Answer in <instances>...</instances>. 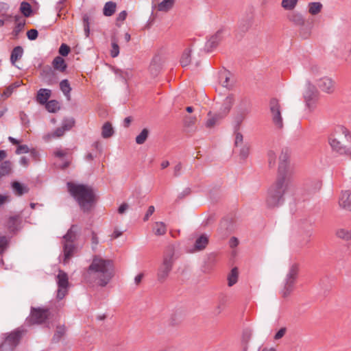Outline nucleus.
I'll use <instances>...</instances> for the list:
<instances>
[{"mask_svg": "<svg viewBox=\"0 0 351 351\" xmlns=\"http://www.w3.org/2000/svg\"><path fill=\"white\" fill-rule=\"evenodd\" d=\"M287 332V328L285 327L281 328L274 335V340H279L284 337Z\"/></svg>", "mask_w": 351, "mask_h": 351, "instance_id": "obj_62", "label": "nucleus"}, {"mask_svg": "<svg viewBox=\"0 0 351 351\" xmlns=\"http://www.w3.org/2000/svg\"><path fill=\"white\" fill-rule=\"evenodd\" d=\"M245 100H242L241 104L239 105L237 112L233 117L232 121V125L234 132H237L241 128V123L245 119L246 115L249 112V109L245 105Z\"/></svg>", "mask_w": 351, "mask_h": 351, "instance_id": "obj_10", "label": "nucleus"}, {"mask_svg": "<svg viewBox=\"0 0 351 351\" xmlns=\"http://www.w3.org/2000/svg\"><path fill=\"white\" fill-rule=\"evenodd\" d=\"M328 141L333 151L351 156V133H332Z\"/></svg>", "mask_w": 351, "mask_h": 351, "instance_id": "obj_4", "label": "nucleus"}, {"mask_svg": "<svg viewBox=\"0 0 351 351\" xmlns=\"http://www.w3.org/2000/svg\"><path fill=\"white\" fill-rule=\"evenodd\" d=\"M339 206L348 211L351 212V191H342L339 199Z\"/></svg>", "mask_w": 351, "mask_h": 351, "instance_id": "obj_18", "label": "nucleus"}, {"mask_svg": "<svg viewBox=\"0 0 351 351\" xmlns=\"http://www.w3.org/2000/svg\"><path fill=\"white\" fill-rule=\"evenodd\" d=\"M269 109L273 123L276 129L281 130L283 126L282 118L281 116L280 105L276 99L273 98L270 100Z\"/></svg>", "mask_w": 351, "mask_h": 351, "instance_id": "obj_11", "label": "nucleus"}, {"mask_svg": "<svg viewBox=\"0 0 351 351\" xmlns=\"http://www.w3.org/2000/svg\"><path fill=\"white\" fill-rule=\"evenodd\" d=\"M52 66L54 71L64 72L66 69L67 65L62 57L56 56L52 61Z\"/></svg>", "mask_w": 351, "mask_h": 351, "instance_id": "obj_23", "label": "nucleus"}, {"mask_svg": "<svg viewBox=\"0 0 351 351\" xmlns=\"http://www.w3.org/2000/svg\"><path fill=\"white\" fill-rule=\"evenodd\" d=\"M60 88L66 97L67 101L71 100V87L67 80H63L60 83Z\"/></svg>", "mask_w": 351, "mask_h": 351, "instance_id": "obj_30", "label": "nucleus"}, {"mask_svg": "<svg viewBox=\"0 0 351 351\" xmlns=\"http://www.w3.org/2000/svg\"><path fill=\"white\" fill-rule=\"evenodd\" d=\"M41 81L48 86H53L58 82L59 77L56 71L49 65L45 66L40 72Z\"/></svg>", "mask_w": 351, "mask_h": 351, "instance_id": "obj_12", "label": "nucleus"}, {"mask_svg": "<svg viewBox=\"0 0 351 351\" xmlns=\"http://www.w3.org/2000/svg\"><path fill=\"white\" fill-rule=\"evenodd\" d=\"M153 231L157 236L164 235L167 232V228L163 222H156L154 224Z\"/></svg>", "mask_w": 351, "mask_h": 351, "instance_id": "obj_39", "label": "nucleus"}, {"mask_svg": "<svg viewBox=\"0 0 351 351\" xmlns=\"http://www.w3.org/2000/svg\"><path fill=\"white\" fill-rule=\"evenodd\" d=\"M82 21L85 36L86 37H88L90 34V17L87 14L83 15Z\"/></svg>", "mask_w": 351, "mask_h": 351, "instance_id": "obj_51", "label": "nucleus"}, {"mask_svg": "<svg viewBox=\"0 0 351 351\" xmlns=\"http://www.w3.org/2000/svg\"><path fill=\"white\" fill-rule=\"evenodd\" d=\"M230 73L226 70L220 71L219 74V82L223 87L229 88L231 86L230 84Z\"/></svg>", "mask_w": 351, "mask_h": 351, "instance_id": "obj_28", "label": "nucleus"}, {"mask_svg": "<svg viewBox=\"0 0 351 351\" xmlns=\"http://www.w3.org/2000/svg\"><path fill=\"white\" fill-rule=\"evenodd\" d=\"M12 186L14 193L18 196H21L23 194L27 193L29 191L26 186L21 184L17 181L13 182Z\"/></svg>", "mask_w": 351, "mask_h": 351, "instance_id": "obj_29", "label": "nucleus"}, {"mask_svg": "<svg viewBox=\"0 0 351 351\" xmlns=\"http://www.w3.org/2000/svg\"><path fill=\"white\" fill-rule=\"evenodd\" d=\"M221 30L217 31L214 35H213L206 43L204 50L207 52L212 51L215 48L217 47L219 43L221 40Z\"/></svg>", "mask_w": 351, "mask_h": 351, "instance_id": "obj_19", "label": "nucleus"}, {"mask_svg": "<svg viewBox=\"0 0 351 351\" xmlns=\"http://www.w3.org/2000/svg\"><path fill=\"white\" fill-rule=\"evenodd\" d=\"M148 133H140L136 138L137 144H143L147 138Z\"/></svg>", "mask_w": 351, "mask_h": 351, "instance_id": "obj_59", "label": "nucleus"}, {"mask_svg": "<svg viewBox=\"0 0 351 351\" xmlns=\"http://www.w3.org/2000/svg\"><path fill=\"white\" fill-rule=\"evenodd\" d=\"M174 252L171 250L163 256L162 262L158 267L157 272V280L159 282H164L168 278L173 263H174Z\"/></svg>", "mask_w": 351, "mask_h": 351, "instance_id": "obj_7", "label": "nucleus"}, {"mask_svg": "<svg viewBox=\"0 0 351 351\" xmlns=\"http://www.w3.org/2000/svg\"><path fill=\"white\" fill-rule=\"evenodd\" d=\"M114 73L117 77L125 81H127L132 77V72L130 69L122 70L119 69H115Z\"/></svg>", "mask_w": 351, "mask_h": 351, "instance_id": "obj_35", "label": "nucleus"}, {"mask_svg": "<svg viewBox=\"0 0 351 351\" xmlns=\"http://www.w3.org/2000/svg\"><path fill=\"white\" fill-rule=\"evenodd\" d=\"M38 35V32L36 29H32L27 31V36L29 40H34L37 38Z\"/></svg>", "mask_w": 351, "mask_h": 351, "instance_id": "obj_56", "label": "nucleus"}, {"mask_svg": "<svg viewBox=\"0 0 351 351\" xmlns=\"http://www.w3.org/2000/svg\"><path fill=\"white\" fill-rule=\"evenodd\" d=\"M117 5L114 2L108 1L106 3L104 7L103 13L106 16H112L116 10Z\"/></svg>", "mask_w": 351, "mask_h": 351, "instance_id": "obj_38", "label": "nucleus"}, {"mask_svg": "<svg viewBox=\"0 0 351 351\" xmlns=\"http://www.w3.org/2000/svg\"><path fill=\"white\" fill-rule=\"evenodd\" d=\"M336 236L342 240H351V228H340L336 230Z\"/></svg>", "mask_w": 351, "mask_h": 351, "instance_id": "obj_27", "label": "nucleus"}, {"mask_svg": "<svg viewBox=\"0 0 351 351\" xmlns=\"http://www.w3.org/2000/svg\"><path fill=\"white\" fill-rule=\"evenodd\" d=\"M224 117H226L222 116V114L219 111L215 113L209 112L207 114V119L204 123L206 128L210 130L213 129L216 125H219Z\"/></svg>", "mask_w": 351, "mask_h": 351, "instance_id": "obj_17", "label": "nucleus"}, {"mask_svg": "<svg viewBox=\"0 0 351 351\" xmlns=\"http://www.w3.org/2000/svg\"><path fill=\"white\" fill-rule=\"evenodd\" d=\"M158 62L159 58L157 57L154 58L149 67V72L153 76H156L160 71V66Z\"/></svg>", "mask_w": 351, "mask_h": 351, "instance_id": "obj_41", "label": "nucleus"}, {"mask_svg": "<svg viewBox=\"0 0 351 351\" xmlns=\"http://www.w3.org/2000/svg\"><path fill=\"white\" fill-rule=\"evenodd\" d=\"M29 152L30 153L31 158L34 160H35V161L40 160V154H39V152L36 149H29Z\"/></svg>", "mask_w": 351, "mask_h": 351, "instance_id": "obj_64", "label": "nucleus"}, {"mask_svg": "<svg viewBox=\"0 0 351 351\" xmlns=\"http://www.w3.org/2000/svg\"><path fill=\"white\" fill-rule=\"evenodd\" d=\"M238 278V271L237 269L233 268L231 270V273L229 274L228 280V286L232 287L237 282Z\"/></svg>", "mask_w": 351, "mask_h": 351, "instance_id": "obj_49", "label": "nucleus"}, {"mask_svg": "<svg viewBox=\"0 0 351 351\" xmlns=\"http://www.w3.org/2000/svg\"><path fill=\"white\" fill-rule=\"evenodd\" d=\"M77 230L76 225H72L63 237L64 264H66L74 254L75 247L73 242L76 239Z\"/></svg>", "mask_w": 351, "mask_h": 351, "instance_id": "obj_6", "label": "nucleus"}, {"mask_svg": "<svg viewBox=\"0 0 351 351\" xmlns=\"http://www.w3.org/2000/svg\"><path fill=\"white\" fill-rule=\"evenodd\" d=\"M23 54V49L21 46L15 47L11 53L10 61L12 64H14L16 61L20 60Z\"/></svg>", "mask_w": 351, "mask_h": 351, "instance_id": "obj_31", "label": "nucleus"}, {"mask_svg": "<svg viewBox=\"0 0 351 351\" xmlns=\"http://www.w3.org/2000/svg\"><path fill=\"white\" fill-rule=\"evenodd\" d=\"M50 315L47 308H32L30 317L28 322L30 324H41L46 322Z\"/></svg>", "mask_w": 351, "mask_h": 351, "instance_id": "obj_13", "label": "nucleus"}, {"mask_svg": "<svg viewBox=\"0 0 351 351\" xmlns=\"http://www.w3.org/2000/svg\"><path fill=\"white\" fill-rule=\"evenodd\" d=\"M119 53V47L117 44V40L115 37L112 38V50L111 56L115 58L118 56Z\"/></svg>", "mask_w": 351, "mask_h": 351, "instance_id": "obj_52", "label": "nucleus"}, {"mask_svg": "<svg viewBox=\"0 0 351 351\" xmlns=\"http://www.w3.org/2000/svg\"><path fill=\"white\" fill-rule=\"evenodd\" d=\"M234 102V97L232 94H229L223 101L221 106L219 110L222 116L226 117L230 111Z\"/></svg>", "mask_w": 351, "mask_h": 351, "instance_id": "obj_20", "label": "nucleus"}, {"mask_svg": "<svg viewBox=\"0 0 351 351\" xmlns=\"http://www.w3.org/2000/svg\"><path fill=\"white\" fill-rule=\"evenodd\" d=\"M20 10L25 17L29 16L32 12L30 4L25 1L21 3Z\"/></svg>", "mask_w": 351, "mask_h": 351, "instance_id": "obj_48", "label": "nucleus"}, {"mask_svg": "<svg viewBox=\"0 0 351 351\" xmlns=\"http://www.w3.org/2000/svg\"><path fill=\"white\" fill-rule=\"evenodd\" d=\"M242 147L240 149V156L243 159H245L250 153V147L249 145L245 143V145H241Z\"/></svg>", "mask_w": 351, "mask_h": 351, "instance_id": "obj_54", "label": "nucleus"}, {"mask_svg": "<svg viewBox=\"0 0 351 351\" xmlns=\"http://www.w3.org/2000/svg\"><path fill=\"white\" fill-rule=\"evenodd\" d=\"M15 22L16 23V25L12 32V35L14 37H17L19 33L23 30L25 25V21L23 19L21 16H16Z\"/></svg>", "mask_w": 351, "mask_h": 351, "instance_id": "obj_32", "label": "nucleus"}, {"mask_svg": "<svg viewBox=\"0 0 351 351\" xmlns=\"http://www.w3.org/2000/svg\"><path fill=\"white\" fill-rule=\"evenodd\" d=\"M75 123V121L73 118H66L62 121L61 127L58 128L56 132H66L71 130Z\"/></svg>", "mask_w": 351, "mask_h": 351, "instance_id": "obj_33", "label": "nucleus"}, {"mask_svg": "<svg viewBox=\"0 0 351 351\" xmlns=\"http://www.w3.org/2000/svg\"><path fill=\"white\" fill-rule=\"evenodd\" d=\"M68 189L71 195L77 201L84 211L89 210L94 203L95 195L93 189L86 185L69 182Z\"/></svg>", "mask_w": 351, "mask_h": 351, "instance_id": "obj_3", "label": "nucleus"}, {"mask_svg": "<svg viewBox=\"0 0 351 351\" xmlns=\"http://www.w3.org/2000/svg\"><path fill=\"white\" fill-rule=\"evenodd\" d=\"M299 32L300 35L303 38H307L311 34V27L306 24V22L304 23V25H299Z\"/></svg>", "mask_w": 351, "mask_h": 351, "instance_id": "obj_45", "label": "nucleus"}, {"mask_svg": "<svg viewBox=\"0 0 351 351\" xmlns=\"http://www.w3.org/2000/svg\"><path fill=\"white\" fill-rule=\"evenodd\" d=\"M21 337V333L19 330L13 331L7 334L6 337L0 346L1 351H13L18 346Z\"/></svg>", "mask_w": 351, "mask_h": 351, "instance_id": "obj_9", "label": "nucleus"}, {"mask_svg": "<svg viewBox=\"0 0 351 351\" xmlns=\"http://www.w3.org/2000/svg\"><path fill=\"white\" fill-rule=\"evenodd\" d=\"M253 17L251 15H246L242 17L238 23L237 34L241 38L245 33H246L252 26Z\"/></svg>", "mask_w": 351, "mask_h": 351, "instance_id": "obj_16", "label": "nucleus"}, {"mask_svg": "<svg viewBox=\"0 0 351 351\" xmlns=\"http://www.w3.org/2000/svg\"><path fill=\"white\" fill-rule=\"evenodd\" d=\"M51 91L47 88H40L37 93L36 99L40 104H45L51 97Z\"/></svg>", "mask_w": 351, "mask_h": 351, "instance_id": "obj_24", "label": "nucleus"}, {"mask_svg": "<svg viewBox=\"0 0 351 351\" xmlns=\"http://www.w3.org/2000/svg\"><path fill=\"white\" fill-rule=\"evenodd\" d=\"M57 284L58 286L57 298L62 300L67 293V288L69 285V278L67 274L60 271L57 276Z\"/></svg>", "mask_w": 351, "mask_h": 351, "instance_id": "obj_14", "label": "nucleus"}, {"mask_svg": "<svg viewBox=\"0 0 351 351\" xmlns=\"http://www.w3.org/2000/svg\"><path fill=\"white\" fill-rule=\"evenodd\" d=\"M66 331V329L64 325L57 326L52 341L55 343L58 342L60 339L65 335Z\"/></svg>", "mask_w": 351, "mask_h": 351, "instance_id": "obj_37", "label": "nucleus"}, {"mask_svg": "<svg viewBox=\"0 0 351 351\" xmlns=\"http://www.w3.org/2000/svg\"><path fill=\"white\" fill-rule=\"evenodd\" d=\"M225 230V234L231 232L233 230V226L228 219L223 220L220 223V230Z\"/></svg>", "mask_w": 351, "mask_h": 351, "instance_id": "obj_50", "label": "nucleus"}, {"mask_svg": "<svg viewBox=\"0 0 351 351\" xmlns=\"http://www.w3.org/2000/svg\"><path fill=\"white\" fill-rule=\"evenodd\" d=\"M300 266L298 263H293L289 266V270L283 281V287L280 293L283 298H287L292 293L296 279L298 276Z\"/></svg>", "mask_w": 351, "mask_h": 351, "instance_id": "obj_5", "label": "nucleus"}, {"mask_svg": "<svg viewBox=\"0 0 351 351\" xmlns=\"http://www.w3.org/2000/svg\"><path fill=\"white\" fill-rule=\"evenodd\" d=\"M290 156L291 151L287 147L281 149L276 179L267 191L266 204L269 208L281 205L285 201V195L293 188L292 176L294 171L290 164Z\"/></svg>", "mask_w": 351, "mask_h": 351, "instance_id": "obj_1", "label": "nucleus"}, {"mask_svg": "<svg viewBox=\"0 0 351 351\" xmlns=\"http://www.w3.org/2000/svg\"><path fill=\"white\" fill-rule=\"evenodd\" d=\"M8 245V240L5 237H0V254H1Z\"/></svg>", "mask_w": 351, "mask_h": 351, "instance_id": "obj_60", "label": "nucleus"}, {"mask_svg": "<svg viewBox=\"0 0 351 351\" xmlns=\"http://www.w3.org/2000/svg\"><path fill=\"white\" fill-rule=\"evenodd\" d=\"M318 97L319 92L316 86L310 80H306L304 99L309 111H313L316 108Z\"/></svg>", "mask_w": 351, "mask_h": 351, "instance_id": "obj_8", "label": "nucleus"}, {"mask_svg": "<svg viewBox=\"0 0 351 351\" xmlns=\"http://www.w3.org/2000/svg\"><path fill=\"white\" fill-rule=\"evenodd\" d=\"M64 133H51L46 135L44 138L46 141H50L51 138H58L62 136Z\"/></svg>", "mask_w": 351, "mask_h": 351, "instance_id": "obj_63", "label": "nucleus"}, {"mask_svg": "<svg viewBox=\"0 0 351 351\" xmlns=\"http://www.w3.org/2000/svg\"><path fill=\"white\" fill-rule=\"evenodd\" d=\"M29 152V149L26 145H19L16 150V154H25L28 153Z\"/></svg>", "mask_w": 351, "mask_h": 351, "instance_id": "obj_61", "label": "nucleus"}, {"mask_svg": "<svg viewBox=\"0 0 351 351\" xmlns=\"http://www.w3.org/2000/svg\"><path fill=\"white\" fill-rule=\"evenodd\" d=\"M234 144L236 147L243 145V136L242 133H236Z\"/></svg>", "mask_w": 351, "mask_h": 351, "instance_id": "obj_58", "label": "nucleus"}, {"mask_svg": "<svg viewBox=\"0 0 351 351\" xmlns=\"http://www.w3.org/2000/svg\"><path fill=\"white\" fill-rule=\"evenodd\" d=\"M20 223V217L18 215L10 217L7 222L6 226L10 232H14L17 229Z\"/></svg>", "mask_w": 351, "mask_h": 351, "instance_id": "obj_34", "label": "nucleus"}, {"mask_svg": "<svg viewBox=\"0 0 351 351\" xmlns=\"http://www.w3.org/2000/svg\"><path fill=\"white\" fill-rule=\"evenodd\" d=\"M287 17L289 21L297 26L304 25V23L305 22L304 18L299 12L290 13L288 14Z\"/></svg>", "mask_w": 351, "mask_h": 351, "instance_id": "obj_26", "label": "nucleus"}, {"mask_svg": "<svg viewBox=\"0 0 351 351\" xmlns=\"http://www.w3.org/2000/svg\"><path fill=\"white\" fill-rule=\"evenodd\" d=\"M69 52L70 47L67 45L62 43L59 48V53L62 56H66Z\"/></svg>", "mask_w": 351, "mask_h": 351, "instance_id": "obj_55", "label": "nucleus"}, {"mask_svg": "<svg viewBox=\"0 0 351 351\" xmlns=\"http://www.w3.org/2000/svg\"><path fill=\"white\" fill-rule=\"evenodd\" d=\"M297 3L298 0H282L281 5L286 10H292L295 8Z\"/></svg>", "mask_w": 351, "mask_h": 351, "instance_id": "obj_46", "label": "nucleus"}, {"mask_svg": "<svg viewBox=\"0 0 351 351\" xmlns=\"http://www.w3.org/2000/svg\"><path fill=\"white\" fill-rule=\"evenodd\" d=\"M317 85L319 89L328 94H331L335 91V82L328 77H323L316 80Z\"/></svg>", "mask_w": 351, "mask_h": 351, "instance_id": "obj_15", "label": "nucleus"}, {"mask_svg": "<svg viewBox=\"0 0 351 351\" xmlns=\"http://www.w3.org/2000/svg\"><path fill=\"white\" fill-rule=\"evenodd\" d=\"M191 50L189 49H185L183 51L180 58V64L182 67H185L190 64L191 62Z\"/></svg>", "mask_w": 351, "mask_h": 351, "instance_id": "obj_40", "label": "nucleus"}, {"mask_svg": "<svg viewBox=\"0 0 351 351\" xmlns=\"http://www.w3.org/2000/svg\"><path fill=\"white\" fill-rule=\"evenodd\" d=\"M12 169L11 162L6 160L0 165V173L3 176L10 173Z\"/></svg>", "mask_w": 351, "mask_h": 351, "instance_id": "obj_44", "label": "nucleus"}, {"mask_svg": "<svg viewBox=\"0 0 351 351\" xmlns=\"http://www.w3.org/2000/svg\"><path fill=\"white\" fill-rule=\"evenodd\" d=\"M183 321V315L180 311H176L173 313L169 319L168 324L169 326L175 327L180 325Z\"/></svg>", "mask_w": 351, "mask_h": 351, "instance_id": "obj_22", "label": "nucleus"}, {"mask_svg": "<svg viewBox=\"0 0 351 351\" xmlns=\"http://www.w3.org/2000/svg\"><path fill=\"white\" fill-rule=\"evenodd\" d=\"M267 157L269 167H274L276 165V154L274 151L270 150L268 152Z\"/></svg>", "mask_w": 351, "mask_h": 351, "instance_id": "obj_53", "label": "nucleus"}, {"mask_svg": "<svg viewBox=\"0 0 351 351\" xmlns=\"http://www.w3.org/2000/svg\"><path fill=\"white\" fill-rule=\"evenodd\" d=\"M197 121L195 115H185L183 119V124L186 128L193 127Z\"/></svg>", "mask_w": 351, "mask_h": 351, "instance_id": "obj_43", "label": "nucleus"}, {"mask_svg": "<svg viewBox=\"0 0 351 351\" xmlns=\"http://www.w3.org/2000/svg\"><path fill=\"white\" fill-rule=\"evenodd\" d=\"M208 243V237L206 234H202L197 238L194 244V248L197 251L204 250Z\"/></svg>", "mask_w": 351, "mask_h": 351, "instance_id": "obj_25", "label": "nucleus"}, {"mask_svg": "<svg viewBox=\"0 0 351 351\" xmlns=\"http://www.w3.org/2000/svg\"><path fill=\"white\" fill-rule=\"evenodd\" d=\"M47 110L50 112H55L59 110V103L56 100H50L45 104Z\"/></svg>", "mask_w": 351, "mask_h": 351, "instance_id": "obj_47", "label": "nucleus"}, {"mask_svg": "<svg viewBox=\"0 0 351 351\" xmlns=\"http://www.w3.org/2000/svg\"><path fill=\"white\" fill-rule=\"evenodd\" d=\"M114 276L111 261L95 256L91 264L83 274L84 280L88 284L96 283L101 287L108 284Z\"/></svg>", "mask_w": 351, "mask_h": 351, "instance_id": "obj_2", "label": "nucleus"}, {"mask_svg": "<svg viewBox=\"0 0 351 351\" xmlns=\"http://www.w3.org/2000/svg\"><path fill=\"white\" fill-rule=\"evenodd\" d=\"M175 3V0H163L158 5V10L160 12H168Z\"/></svg>", "mask_w": 351, "mask_h": 351, "instance_id": "obj_36", "label": "nucleus"}, {"mask_svg": "<svg viewBox=\"0 0 351 351\" xmlns=\"http://www.w3.org/2000/svg\"><path fill=\"white\" fill-rule=\"evenodd\" d=\"M310 72L313 77H317L321 74L322 71L317 65L313 64L311 66Z\"/></svg>", "mask_w": 351, "mask_h": 351, "instance_id": "obj_57", "label": "nucleus"}, {"mask_svg": "<svg viewBox=\"0 0 351 351\" xmlns=\"http://www.w3.org/2000/svg\"><path fill=\"white\" fill-rule=\"evenodd\" d=\"M252 330L250 328L243 330L241 337V344L243 351H247L249 342L252 339Z\"/></svg>", "mask_w": 351, "mask_h": 351, "instance_id": "obj_21", "label": "nucleus"}, {"mask_svg": "<svg viewBox=\"0 0 351 351\" xmlns=\"http://www.w3.org/2000/svg\"><path fill=\"white\" fill-rule=\"evenodd\" d=\"M322 8V4L319 2H311L308 4V11L312 15L317 14Z\"/></svg>", "mask_w": 351, "mask_h": 351, "instance_id": "obj_42", "label": "nucleus"}]
</instances>
